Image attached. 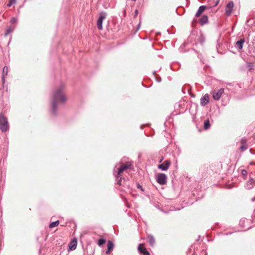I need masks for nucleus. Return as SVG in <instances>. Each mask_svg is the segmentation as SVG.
<instances>
[{"label":"nucleus","instance_id":"nucleus-1","mask_svg":"<svg viewBox=\"0 0 255 255\" xmlns=\"http://www.w3.org/2000/svg\"><path fill=\"white\" fill-rule=\"evenodd\" d=\"M51 101V112L53 114L55 115L56 114L58 104L64 103L67 101L63 84L61 85L53 91Z\"/></svg>","mask_w":255,"mask_h":255},{"label":"nucleus","instance_id":"nucleus-2","mask_svg":"<svg viewBox=\"0 0 255 255\" xmlns=\"http://www.w3.org/2000/svg\"><path fill=\"white\" fill-rule=\"evenodd\" d=\"M9 129V124L7 118L2 113L0 114V130L2 132Z\"/></svg>","mask_w":255,"mask_h":255},{"label":"nucleus","instance_id":"nucleus-3","mask_svg":"<svg viewBox=\"0 0 255 255\" xmlns=\"http://www.w3.org/2000/svg\"><path fill=\"white\" fill-rule=\"evenodd\" d=\"M132 167V164L130 162H127L125 164H122L118 169V172L117 175V177H120L121 174L126 170L130 169Z\"/></svg>","mask_w":255,"mask_h":255},{"label":"nucleus","instance_id":"nucleus-4","mask_svg":"<svg viewBox=\"0 0 255 255\" xmlns=\"http://www.w3.org/2000/svg\"><path fill=\"white\" fill-rule=\"evenodd\" d=\"M224 92V89H215L212 92L213 98L215 100H219Z\"/></svg>","mask_w":255,"mask_h":255},{"label":"nucleus","instance_id":"nucleus-5","mask_svg":"<svg viewBox=\"0 0 255 255\" xmlns=\"http://www.w3.org/2000/svg\"><path fill=\"white\" fill-rule=\"evenodd\" d=\"M106 13L105 12H102L100 13V16L97 20V27L99 30H102L103 29V21L104 19L106 18Z\"/></svg>","mask_w":255,"mask_h":255},{"label":"nucleus","instance_id":"nucleus-6","mask_svg":"<svg viewBox=\"0 0 255 255\" xmlns=\"http://www.w3.org/2000/svg\"><path fill=\"white\" fill-rule=\"evenodd\" d=\"M156 180L160 185H164L166 183L167 176L164 173H159L157 176Z\"/></svg>","mask_w":255,"mask_h":255},{"label":"nucleus","instance_id":"nucleus-7","mask_svg":"<svg viewBox=\"0 0 255 255\" xmlns=\"http://www.w3.org/2000/svg\"><path fill=\"white\" fill-rule=\"evenodd\" d=\"M137 250L140 254H142L143 255H150L149 252L144 247L143 244H140L138 246Z\"/></svg>","mask_w":255,"mask_h":255},{"label":"nucleus","instance_id":"nucleus-8","mask_svg":"<svg viewBox=\"0 0 255 255\" xmlns=\"http://www.w3.org/2000/svg\"><path fill=\"white\" fill-rule=\"evenodd\" d=\"M233 7H234V2L232 1H230L227 4V5L226 7V14L227 16H229L231 15V14L232 12Z\"/></svg>","mask_w":255,"mask_h":255},{"label":"nucleus","instance_id":"nucleus-9","mask_svg":"<svg viewBox=\"0 0 255 255\" xmlns=\"http://www.w3.org/2000/svg\"><path fill=\"white\" fill-rule=\"evenodd\" d=\"M170 164L171 162L170 161L166 160L162 164L159 165L158 167L162 170H167L168 169Z\"/></svg>","mask_w":255,"mask_h":255},{"label":"nucleus","instance_id":"nucleus-10","mask_svg":"<svg viewBox=\"0 0 255 255\" xmlns=\"http://www.w3.org/2000/svg\"><path fill=\"white\" fill-rule=\"evenodd\" d=\"M209 101V96L208 94H205L203 98L201 99V105L203 106L207 105Z\"/></svg>","mask_w":255,"mask_h":255},{"label":"nucleus","instance_id":"nucleus-11","mask_svg":"<svg viewBox=\"0 0 255 255\" xmlns=\"http://www.w3.org/2000/svg\"><path fill=\"white\" fill-rule=\"evenodd\" d=\"M107 247H108V249H107V251H106V253L107 254H110L111 253V252L112 251V250H113L114 247V245L113 243L111 241H109L108 242Z\"/></svg>","mask_w":255,"mask_h":255},{"label":"nucleus","instance_id":"nucleus-12","mask_svg":"<svg viewBox=\"0 0 255 255\" xmlns=\"http://www.w3.org/2000/svg\"><path fill=\"white\" fill-rule=\"evenodd\" d=\"M206 8H207V7L206 6H204V5L200 6L199 7L197 12H196L195 16L196 17L200 16Z\"/></svg>","mask_w":255,"mask_h":255},{"label":"nucleus","instance_id":"nucleus-13","mask_svg":"<svg viewBox=\"0 0 255 255\" xmlns=\"http://www.w3.org/2000/svg\"><path fill=\"white\" fill-rule=\"evenodd\" d=\"M208 21V18L206 15H204L199 20L200 23L201 25L207 23Z\"/></svg>","mask_w":255,"mask_h":255},{"label":"nucleus","instance_id":"nucleus-14","mask_svg":"<svg viewBox=\"0 0 255 255\" xmlns=\"http://www.w3.org/2000/svg\"><path fill=\"white\" fill-rule=\"evenodd\" d=\"M244 42H245L244 39H241V40L238 41L236 42L237 47L240 49H242L243 46V44L244 43Z\"/></svg>","mask_w":255,"mask_h":255},{"label":"nucleus","instance_id":"nucleus-15","mask_svg":"<svg viewBox=\"0 0 255 255\" xmlns=\"http://www.w3.org/2000/svg\"><path fill=\"white\" fill-rule=\"evenodd\" d=\"M8 71V68L7 66H4L2 70V78L3 82L4 81V78L5 76L7 75Z\"/></svg>","mask_w":255,"mask_h":255},{"label":"nucleus","instance_id":"nucleus-16","mask_svg":"<svg viewBox=\"0 0 255 255\" xmlns=\"http://www.w3.org/2000/svg\"><path fill=\"white\" fill-rule=\"evenodd\" d=\"M76 246H77V241L75 240H73L70 243L69 248L71 250H73L76 249Z\"/></svg>","mask_w":255,"mask_h":255},{"label":"nucleus","instance_id":"nucleus-17","mask_svg":"<svg viewBox=\"0 0 255 255\" xmlns=\"http://www.w3.org/2000/svg\"><path fill=\"white\" fill-rule=\"evenodd\" d=\"M59 221H56L55 222L51 223L49 225V228H53L54 227L58 226L59 225Z\"/></svg>","mask_w":255,"mask_h":255},{"label":"nucleus","instance_id":"nucleus-18","mask_svg":"<svg viewBox=\"0 0 255 255\" xmlns=\"http://www.w3.org/2000/svg\"><path fill=\"white\" fill-rule=\"evenodd\" d=\"M14 29V27H8L5 32V33H4V35L5 36H6L9 33L11 32L12 31H13Z\"/></svg>","mask_w":255,"mask_h":255},{"label":"nucleus","instance_id":"nucleus-19","mask_svg":"<svg viewBox=\"0 0 255 255\" xmlns=\"http://www.w3.org/2000/svg\"><path fill=\"white\" fill-rule=\"evenodd\" d=\"M210 127L209 120L207 119L204 122V128L205 129H208Z\"/></svg>","mask_w":255,"mask_h":255},{"label":"nucleus","instance_id":"nucleus-20","mask_svg":"<svg viewBox=\"0 0 255 255\" xmlns=\"http://www.w3.org/2000/svg\"><path fill=\"white\" fill-rule=\"evenodd\" d=\"M106 243V240L104 239H100L98 240V244L99 246H101Z\"/></svg>","mask_w":255,"mask_h":255},{"label":"nucleus","instance_id":"nucleus-21","mask_svg":"<svg viewBox=\"0 0 255 255\" xmlns=\"http://www.w3.org/2000/svg\"><path fill=\"white\" fill-rule=\"evenodd\" d=\"M148 242H149V244L151 245H152L154 244V240L152 237H148Z\"/></svg>","mask_w":255,"mask_h":255},{"label":"nucleus","instance_id":"nucleus-22","mask_svg":"<svg viewBox=\"0 0 255 255\" xmlns=\"http://www.w3.org/2000/svg\"><path fill=\"white\" fill-rule=\"evenodd\" d=\"M15 2H16V0H9L7 5L8 7H10L13 4L15 3Z\"/></svg>","mask_w":255,"mask_h":255},{"label":"nucleus","instance_id":"nucleus-23","mask_svg":"<svg viewBox=\"0 0 255 255\" xmlns=\"http://www.w3.org/2000/svg\"><path fill=\"white\" fill-rule=\"evenodd\" d=\"M244 140H242V145L241 146V148L242 150H245L247 148V146L245 144H243Z\"/></svg>","mask_w":255,"mask_h":255},{"label":"nucleus","instance_id":"nucleus-24","mask_svg":"<svg viewBox=\"0 0 255 255\" xmlns=\"http://www.w3.org/2000/svg\"><path fill=\"white\" fill-rule=\"evenodd\" d=\"M242 174H243V175L244 176H246V175H247V171H246V170H243L242 171Z\"/></svg>","mask_w":255,"mask_h":255},{"label":"nucleus","instance_id":"nucleus-25","mask_svg":"<svg viewBox=\"0 0 255 255\" xmlns=\"http://www.w3.org/2000/svg\"><path fill=\"white\" fill-rule=\"evenodd\" d=\"M16 21H17L16 19L14 17H12L10 20V22L11 23H15L16 22Z\"/></svg>","mask_w":255,"mask_h":255},{"label":"nucleus","instance_id":"nucleus-26","mask_svg":"<svg viewBox=\"0 0 255 255\" xmlns=\"http://www.w3.org/2000/svg\"><path fill=\"white\" fill-rule=\"evenodd\" d=\"M138 13V11L137 9H136L135 11H134V17H135L137 14Z\"/></svg>","mask_w":255,"mask_h":255},{"label":"nucleus","instance_id":"nucleus-27","mask_svg":"<svg viewBox=\"0 0 255 255\" xmlns=\"http://www.w3.org/2000/svg\"><path fill=\"white\" fill-rule=\"evenodd\" d=\"M163 157H162V158L160 159V161H159V162H160H160H161L163 161Z\"/></svg>","mask_w":255,"mask_h":255},{"label":"nucleus","instance_id":"nucleus-28","mask_svg":"<svg viewBox=\"0 0 255 255\" xmlns=\"http://www.w3.org/2000/svg\"><path fill=\"white\" fill-rule=\"evenodd\" d=\"M137 188H141V186L139 184H138L137 185Z\"/></svg>","mask_w":255,"mask_h":255},{"label":"nucleus","instance_id":"nucleus-29","mask_svg":"<svg viewBox=\"0 0 255 255\" xmlns=\"http://www.w3.org/2000/svg\"><path fill=\"white\" fill-rule=\"evenodd\" d=\"M218 2H219V1H218L216 2V3L215 4V5H217L218 4Z\"/></svg>","mask_w":255,"mask_h":255},{"label":"nucleus","instance_id":"nucleus-30","mask_svg":"<svg viewBox=\"0 0 255 255\" xmlns=\"http://www.w3.org/2000/svg\"><path fill=\"white\" fill-rule=\"evenodd\" d=\"M119 184H120V181H119Z\"/></svg>","mask_w":255,"mask_h":255},{"label":"nucleus","instance_id":"nucleus-31","mask_svg":"<svg viewBox=\"0 0 255 255\" xmlns=\"http://www.w3.org/2000/svg\"><path fill=\"white\" fill-rule=\"evenodd\" d=\"M254 136H255V133Z\"/></svg>","mask_w":255,"mask_h":255}]
</instances>
